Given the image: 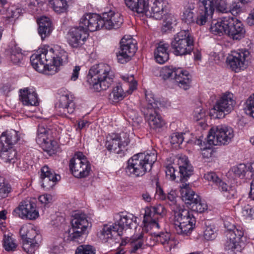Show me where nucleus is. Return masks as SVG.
Instances as JSON below:
<instances>
[{
  "label": "nucleus",
  "mask_w": 254,
  "mask_h": 254,
  "mask_svg": "<svg viewBox=\"0 0 254 254\" xmlns=\"http://www.w3.org/2000/svg\"><path fill=\"white\" fill-rule=\"evenodd\" d=\"M96 15L86 13L80 18L79 25L71 27L67 35L68 43L73 48H78L83 45L89 36V31L97 30L98 25Z\"/></svg>",
  "instance_id": "f257e3e1"
},
{
  "label": "nucleus",
  "mask_w": 254,
  "mask_h": 254,
  "mask_svg": "<svg viewBox=\"0 0 254 254\" xmlns=\"http://www.w3.org/2000/svg\"><path fill=\"white\" fill-rule=\"evenodd\" d=\"M210 31L214 34L228 36L234 40H240L243 38L246 30L242 22L234 16H225L219 21H213L210 27Z\"/></svg>",
  "instance_id": "f03ea898"
},
{
  "label": "nucleus",
  "mask_w": 254,
  "mask_h": 254,
  "mask_svg": "<svg viewBox=\"0 0 254 254\" xmlns=\"http://www.w3.org/2000/svg\"><path fill=\"white\" fill-rule=\"evenodd\" d=\"M115 73L107 64L101 63L92 66L87 75V81L97 92L108 89L113 83Z\"/></svg>",
  "instance_id": "7ed1b4c3"
},
{
  "label": "nucleus",
  "mask_w": 254,
  "mask_h": 254,
  "mask_svg": "<svg viewBox=\"0 0 254 254\" xmlns=\"http://www.w3.org/2000/svg\"><path fill=\"white\" fill-rule=\"evenodd\" d=\"M156 160L155 151L150 153L136 154L128 160L126 172L129 175L133 177L142 176L151 170Z\"/></svg>",
  "instance_id": "20e7f679"
},
{
  "label": "nucleus",
  "mask_w": 254,
  "mask_h": 254,
  "mask_svg": "<svg viewBox=\"0 0 254 254\" xmlns=\"http://www.w3.org/2000/svg\"><path fill=\"white\" fill-rule=\"evenodd\" d=\"M160 76L166 81L167 84L171 88L179 86L186 90L190 87V72L181 67L173 65L165 66L161 69Z\"/></svg>",
  "instance_id": "39448f33"
},
{
  "label": "nucleus",
  "mask_w": 254,
  "mask_h": 254,
  "mask_svg": "<svg viewBox=\"0 0 254 254\" xmlns=\"http://www.w3.org/2000/svg\"><path fill=\"white\" fill-rule=\"evenodd\" d=\"M71 227L64 234V239L67 241L82 243L87 229L91 227L88 217L84 213H76L71 220Z\"/></svg>",
  "instance_id": "423d86ee"
},
{
  "label": "nucleus",
  "mask_w": 254,
  "mask_h": 254,
  "mask_svg": "<svg viewBox=\"0 0 254 254\" xmlns=\"http://www.w3.org/2000/svg\"><path fill=\"white\" fill-rule=\"evenodd\" d=\"M145 99L146 104L141 107V111L149 126L154 129L162 127L165 122L158 112L161 103L155 100L151 93H146Z\"/></svg>",
  "instance_id": "0eeeda50"
},
{
  "label": "nucleus",
  "mask_w": 254,
  "mask_h": 254,
  "mask_svg": "<svg viewBox=\"0 0 254 254\" xmlns=\"http://www.w3.org/2000/svg\"><path fill=\"white\" fill-rule=\"evenodd\" d=\"M227 229L226 236L228 240L225 244V249L229 254H237L241 253L243 248L240 244V240L244 235L242 228L236 227L228 220L224 222Z\"/></svg>",
  "instance_id": "6e6552de"
},
{
  "label": "nucleus",
  "mask_w": 254,
  "mask_h": 254,
  "mask_svg": "<svg viewBox=\"0 0 254 254\" xmlns=\"http://www.w3.org/2000/svg\"><path fill=\"white\" fill-rule=\"evenodd\" d=\"M234 136L233 129L225 125L212 127L207 136L210 145H225L231 142Z\"/></svg>",
  "instance_id": "1a4fd4ad"
},
{
  "label": "nucleus",
  "mask_w": 254,
  "mask_h": 254,
  "mask_svg": "<svg viewBox=\"0 0 254 254\" xmlns=\"http://www.w3.org/2000/svg\"><path fill=\"white\" fill-rule=\"evenodd\" d=\"M180 161L182 165L179 167L181 185L180 186V192L181 193L182 200L187 205L188 209L190 205V187L189 180L190 177V161L188 158L182 157Z\"/></svg>",
  "instance_id": "9d476101"
},
{
  "label": "nucleus",
  "mask_w": 254,
  "mask_h": 254,
  "mask_svg": "<svg viewBox=\"0 0 254 254\" xmlns=\"http://www.w3.org/2000/svg\"><path fill=\"white\" fill-rule=\"evenodd\" d=\"M20 235L23 241V249L28 254H33L39 247L41 236L31 226L23 225L20 229Z\"/></svg>",
  "instance_id": "9b49d317"
},
{
  "label": "nucleus",
  "mask_w": 254,
  "mask_h": 254,
  "mask_svg": "<svg viewBox=\"0 0 254 254\" xmlns=\"http://www.w3.org/2000/svg\"><path fill=\"white\" fill-rule=\"evenodd\" d=\"M190 36L188 29L181 30L174 35L171 46L175 55L182 56L190 53V50L188 48L190 45Z\"/></svg>",
  "instance_id": "f8f14e48"
},
{
  "label": "nucleus",
  "mask_w": 254,
  "mask_h": 254,
  "mask_svg": "<svg viewBox=\"0 0 254 254\" xmlns=\"http://www.w3.org/2000/svg\"><path fill=\"white\" fill-rule=\"evenodd\" d=\"M69 168L73 175L77 178L88 176L91 171V164L82 152H78L70 159Z\"/></svg>",
  "instance_id": "ddd939ff"
},
{
  "label": "nucleus",
  "mask_w": 254,
  "mask_h": 254,
  "mask_svg": "<svg viewBox=\"0 0 254 254\" xmlns=\"http://www.w3.org/2000/svg\"><path fill=\"white\" fill-rule=\"evenodd\" d=\"M233 97V94L230 93L224 94L210 110V116L214 119L224 118L225 114L233 109L235 102Z\"/></svg>",
  "instance_id": "4468645a"
},
{
  "label": "nucleus",
  "mask_w": 254,
  "mask_h": 254,
  "mask_svg": "<svg viewBox=\"0 0 254 254\" xmlns=\"http://www.w3.org/2000/svg\"><path fill=\"white\" fill-rule=\"evenodd\" d=\"M90 15H96L97 17V30L102 28L108 30L116 29L120 28L123 23V19L120 13L112 10L108 12H104L102 16L96 13H90Z\"/></svg>",
  "instance_id": "2eb2a0df"
},
{
  "label": "nucleus",
  "mask_w": 254,
  "mask_h": 254,
  "mask_svg": "<svg viewBox=\"0 0 254 254\" xmlns=\"http://www.w3.org/2000/svg\"><path fill=\"white\" fill-rule=\"evenodd\" d=\"M251 56L250 52L246 49H242L238 52H232L227 58V62L231 68L237 72L248 66Z\"/></svg>",
  "instance_id": "dca6fc26"
},
{
  "label": "nucleus",
  "mask_w": 254,
  "mask_h": 254,
  "mask_svg": "<svg viewBox=\"0 0 254 254\" xmlns=\"http://www.w3.org/2000/svg\"><path fill=\"white\" fill-rule=\"evenodd\" d=\"M251 56L250 52L246 49H242L238 52H232L227 58V62L231 68L237 72L248 66Z\"/></svg>",
  "instance_id": "f3484780"
},
{
  "label": "nucleus",
  "mask_w": 254,
  "mask_h": 254,
  "mask_svg": "<svg viewBox=\"0 0 254 254\" xmlns=\"http://www.w3.org/2000/svg\"><path fill=\"white\" fill-rule=\"evenodd\" d=\"M120 48L116 53L119 63L125 64L128 62L137 50L136 43L132 38H123L120 42Z\"/></svg>",
  "instance_id": "a211bd4d"
},
{
  "label": "nucleus",
  "mask_w": 254,
  "mask_h": 254,
  "mask_svg": "<svg viewBox=\"0 0 254 254\" xmlns=\"http://www.w3.org/2000/svg\"><path fill=\"white\" fill-rule=\"evenodd\" d=\"M74 99L73 95L67 91H64L63 94L61 95L56 105V110L60 115L68 118L69 115L74 113L76 105Z\"/></svg>",
  "instance_id": "6ab92c4d"
},
{
  "label": "nucleus",
  "mask_w": 254,
  "mask_h": 254,
  "mask_svg": "<svg viewBox=\"0 0 254 254\" xmlns=\"http://www.w3.org/2000/svg\"><path fill=\"white\" fill-rule=\"evenodd\" d=\"M128 135L126 133L113 134L106 142L108 150L117 154L124 153L126 147L128 144Z\"/></svg>",
  "instance_id": "aec40b11"
},
{
  "label": "nucleus",
  "mask_w": 254,
  "mask_h": 254,
  "mask_svg": "<svg viewBox=\"0 0 254 254\" xmlns=\"http://www.w3.org/2000/svg\"><path fill=\"white\" fill-rule=\"evenodd\" d=\"M13 215L21 218L33 220L39 216V213L35 202L26 199L20 203L18 206L13 210Z\"/></svg>",
  "instance_id": "412c9836"
},
{
  "label": "nucleus",
  "mask_w": 254,
  "mask_h": 254,
  "mask_svg": "<svg viewBox=\"0 0 254 254\" xmlns=\"http://www.w3.org/2000/svg\"><path fill=\"white\" fill-rule=\"evenodd\" d=\"M168 4L164 0H148V4L143 13L147 17L161 19L167 10Z\"/></svg>",
  "instance_id": "4be33fe9"
},
{
  "label": "nucleus",
  "mask_w": 254,
  "mask_h": 254,
  "mask_svg": "<svg viewBox=\"0 0 254 254\" xmlns=\"http://www.w3.org/2000/svg\"><path fill=\"white\" fill-rule=\"evenodd\" d=\"M137 218L131 214H125L121 212L117 215V221L115 222L118 229V234L119 236L122 235L123 231L128 229L137 228Z\"/></svg>",
  "instance_id": "5701e85b"
},
{
  "label": "nucleus",
  "mask_w": 254,
  "mask_h": 254,
  "mask_svg": "<svg viewBox=\"0 0 254 254\" xmlns=\"http://www.w3.org/2000/svg\"><path fill=\"white\" fill-rule=\"evenodd\" d=\"M181 222L177 221L172 224L176 233L183 236L190 234V210L184 209L180 213Z\"/></svg>",
  "instance_id": "b1692460"
},
{
  "label": "nucleus",
  "mask_w": 254,
  "mask_h": 254,
  "mask_svg": "<svg viewBox=\"0 0 254 254\" xmlns=\"http://www.w3.org/2000/svg\"><path fill=\"white\" fill-rule=\"evenodd\" d=\"M40 178L42 187L46 190H49L60 180L61 177L47 165H45L41 169Z\"/></svg>",
  "instance_id": "393cba45"
},
{
  "label": "nucleus",
  "mask_w": 254,
  "mask_h": 254,
  "mask_svg": "<svg viewBox=\"0 0 254 254\" xmlns=\"http://www.w3.org/2000/svg\"><path fill=\"white\" fill-rule=\"evenodd\" d=\"M39 53L45 62L47 74L53 75L59 71L60 69L56 67L53 48L49 50L41 49L39 50Z\"/></svg>",
  "instance_id": "a878e982"
},
{
  "label": "nucleus",
  "mask_w": 254,
  "mask_h": 254,
  "mask_svg": "<svg viewBox=\"0 0 254 254\" xmlns=\"http://www.w3.org/2000/svg\"><path fill=\"white\" fill-rule=\"evenodd\" d=\"M19 92L20 100L23 105L35 106L39 105V98L34 89L25 88L20 89Z\"/></svg>",
  "instance_id": "bb28decb"
},
{
  "label": "nucleus",
  "mask_w": 254,
  "mask_h": 254,
  "mask_svg": "<svg viewBox=\"0 0 254 254\" xmlns=\"http://www.w3.org/2000/svg\"><path fill=\"white\" fill-rule=\"evenodd\" d=\"M18 131L13 129L6 130L0 136V147H12L19 140Z\"/></svg>",
  "instance_id": "cd10ccee"
},
{
  "label": "nucleus",
  "mask_w": 254,
  "mask_h": 254,
  "mask_svg": "<svg viewBox=\"0 0 254 254\" xmlns=\"http://www.w3.org/2000/svg\"><path fill=\"white\" fill-rule=\"evenodd\" d=\"M169 45L164 42L157 44L154 52V58L158 63L163 64L169 59Z\"/></svg>",
  "instance_id": "c85d7f7f"
},
{
  "label": "nucleus",
  "mask_w": 254,
  "mask_h": 254,
  "mask_svg": "<svg viewBox=\"0 0 254 254\" xmlns=\"http://www.w3.org/2000/svg\"><path fill=\"white\" fill-rule=\"evenodd\" d=\"M144 234L141 232L140 234L134 235L129 239L128 245L130 254H139L144 249Z\"/></svg>",
  "instance_id": "c756f323"
},
{
  "label": "nucleus",
  "mask_w": 254,
  "mask_h": 254,
  "mask_svg": "<svg viewBox=\"0 0 254 254\" xmlns=\"http://www.w3.org/2000/svg\"><path fill=\"white\" fill-rule=\"evenodd\" d=\"M199 1L204 3L205 8H209L206 12L209 14H213L215 8L222 12H227L225 0H199Z\"/></svg>",
  "instance_id": "7c9ffc66"
},
{
  "label": "nucleus",
  "mask_w": 254,
  "mask_h": 254,
  "mask_svg": "<svg viewBox=\"0 0 254 254\" xmlns=\"http://www.w3.org/2000/svg\"><path fill=\"white\" fill-rule=\"evenodd\" d=\"M6 0H0V14L6 15L5 18H17L21 13L22 10L14 5L8 7Z\"/></svg>",
  "instance_id": "2f4dec72"
},
{
  "label": "nucleus",
  "mask_w": 254,
  "mask_h": 254,
  "mask_svg": "<svg viewBox=\"0 0 254 254\" xmlns=\"http://www.w3.org/2000/svg\"><path fill=\"white\" fill-rule=\"evenodd\" d=\"M39 25L38 33L42 40L49 36L53 30L52 23L50 19L46 16L41 17L37 20Z\"/></svg>",
  "instance_id": "473e14b6"
},
{
  "label": "nucleus",
  "mask_w": 254,
  "mask_h": 254,
  "mask_svg": "<svg viewBox=\"0 0 254 254\" xmlns=\"http://www.w3.org/2000/svg\"><path fill=\"white\" fill-rule=\"evenodd\" d=\"M50 130L46 128L43 126H39L37 130L36 141L39 144L44 143L48 145V149L46 150L48 152H51L52 150V145L54 142H51L50 140V143L48 141V135Z\"/></svg>",
  "instance_id": "72a5a7b5"
},
{
  "label": "nucleus",
  "mask_w": 254,
  "mask_h": 254,
  "mask_svg": "<svg viewBox=\"0 0 254 254\" xmlns=\"http://www.w3.org/2000/svg\"><path fill=\"white\" fill-rule=\"evenodd\" d=\"M0 156L5 163L14 164L17 161L16 151L12 147H0Z\"/></svg>",
  "instance_id": "f704fd0d"
},
{
  "label": "nucleus",
  "mask_w": 254,
  "mask_h": 254,
  "mask_svg": "<svg viewBox=\"0 0 254 254\" xmlns=\"http://www.w3.org/2000/svg\"><path fill=\"white\" fill-rule=\"evenodd\" d=\"M126 6L137 13H143L148 4V0H125Z\"/></svg>",
  "instance_id": "c9c22d12"
},
{
  "label": "nucleus",
  "mask_w": 254,
  "mask_h": 254,
  "mask_svg": "<svg viewBox=\"0 0 254 254\" xmlns=\"http://www.w3.org/2000/svg\"><path fill=\"white\" fill-rule=\"evenodd\" d=\"M118 229L117 226L115 223L112 225L105 224L104 225L102 229L100 230L99 233V238L105 242H108L109 240H111L116 233H118L116 231Z\"/></svg>",
  "instance_id": "e433bc0d"
},
{
  "label": "nucleus",
  "mask_w": 254,
  "mask_h": 254,
  "mask_svg": "<svg viewBox=\"0 0 254 254\" xmlns=\"http://www.w3.org/2000/svg\"><path fill=\"white\" fill-rule=\"evenodd\" d=\"M56 67L59 68L61 65L66 64L68 62V55L67 53L60 47L54 48Z\"/></svg>",
  "instance_id": "4c0bfd02"
},
{
  "label": "nucleus",
  "mask_w": 254,
  "mask_h": 254,
  "mask_svg": "<svg viewBox=\"0 0 254 254\" xmlns=\"http://www.w3.org/2000/svg\"><path fill=\"white\" fill-rule=\"evenodd\" d=\"M206 209V204L202 202L200 196L191 190V211L202 213Z\"/></svg>",
  "instance_id": "58836bf2"
},
{
  "label": "nucleus",
  "mask_w": 254,
  "mask_h": 254,
  "mask_svg": "<svg viewBox=\"0 0 254 254\" xmlns=\"http://www.w3.org/2000/svg\"><path fill=\"white\" fill-rule=\"evenodd\" d=\"M205 112L200 106L194 110V120L196 125L199 126L201 130L204 129L207 125L205 122Z\"/></svg>",
  "instance_id": "ea45409f"
},
{
  "label": "nucleus",
  "mask_w": 254,
  "mask_h": 254,
  "mask_svg": "<svg viewBox=\"0 0 254 254\" xmlns=\"http://www.w3.org/2000/svg\"><path fill=\"white\" fill-rule=\"evenodd\" d=\"M171 235L167 232H161L156 234L155 238L157 242L160 243L166 248L167 250H171L173 245V241L171 240Z\"/></svg>",
  "instance_id": "a19ab883"
},
{
  "label": "nucleus",
  "mask_w": 254,
  "mask_h": 254,
  "mask_svg": "<svg viewBox=\"0 0 254 254\" xmlns=\"http://www.w3.org/2000/svg\"><path fill=\"white\" fill-rule=\"evenodd\" d=\"M30 61L33 67L39 72L46 71L44 60L42 59L39 51L37 54H33L30 57Z\"/></svg>",
  "instance_id": "79ce46f5"
},
{
  "label": "nucleus",
  "mask_w": 254,
  "mask_h": 254,
  "mask_svg": "<svg viewBox=\"0 0 254 254\" xmlns=\"http://www.w3.org/2000/svg\"><path fill=\"white\" fill-rule=\"evenodd\" d=\"M23 55L20 48L17 47L11 48L9 51V59L14 64L20 65L22 64Z\"/></svg>",
  "instance_id": "37998d69"
},
{
  "label": "nucleus",
  "mask_w": 254,
  "mask_h": 254,
  "mask_svg": "<svg viewBox=\"0 0 254 254\" xmlns=\"http://www.w3.org/2000/svg\"><path fill=\"white\" fill-rule=\"evenodd\" d=\"M49 3L53 10L58 13L66 12L68 7L67 0H50Z\"/></svg>",
  "instance_id": "c03bdc74"
},
{
  "label": "nucleus",
  "mask_w": 254,
  "mask_h": 254,
  "mask_svg": "<svg viewBox=\"0 0 254 254\" xmlns=\"http://www.w3.org/2000/svg\"><path fill=\"white\" fill-rule=\"evenodd\" d=\"M199 15L197 16V17L195 18V23L199 25H204L206 21L207 17L208 16L211 17L212 14H209L208 12H206V8L204 7V3L200 2L199 1ZM209 9V8H207Z\"/></svg>",
  "instance_id": "a18cd8bd"
},
{
  "label": "nucleus",
  "mask_w": 254,
  "mask_h": 254,
  "mask_svg": "<svg viewBox=\"0 0 254 254\" xmlns=\"http://www.w3.org/2000/svg\"><path fill=\"white\" fill-rule=\"evenodd\" d=\"M205 229L204 231L203 237L207 241L214 240L217 236L216 230L213 225L210 223L209 221L205 222Z\"/></svg>",
  "instance_id": "49530a36"
},
{
  "label": "nucleus",
  "mask_w": 254,
  "mask_h": 254,
  "mask_svg": "<svg viewBox=\"0 0 254 254\" xmlns=\"http://www.w3.org/2000/svg\"><path fill=\"white\" fill-rule=\"evenodd\" d=\"M125 93L120 85L116 86L109 95V99L113 102L117 103L124 99Z\"/></svg>",
  "instance_id": "de8ad7c7"
},
{
  "label": "nucleus",
  "mask_w": 254,
  "mask_h": 254,
  "mask_svg": "<svg viewBox=\"0 0 254 254\" xmlns=\"http://www.w3.org/2000/svg\"><path fill=\"white\" fill-rule=\"evenodd\" d=\"M11 190L10 185L0 176V200L7 197Z\"/></svg>",
  "instance_id": "09e8293b"
},
{
  "label": "nucleus",
  "mask_w": 254,
  "mask_h": 254,
  "mask_svg": "<svg viewBox=\"0 0 254 254\" xmlns=\"http://www.w3.org/2000/svg\"><path fill=\"white\" fill-rule=\"evenodd\" d=\"M216 185L220 191L228 193L226 195L228 199H231L235 196V190L231 189L229 185L221 179L218 182Z\"/></svg>",
  "instance_id": "8fccbe9b"
},
{
  "label": "nucleus",
  "mask_w": 254,
  "mask_h": 254,
  "mask_svg": "<svg viewBox=\"0 0 254 254\" xmlns=\"http://www.w3.org/2000/svg\"><path fill=\"white\" fill-rule=\"evenodd\" d=\"M176 24V17L172 14H169L166 15L164 20L163 29L165 30H170Z\"/></svg>",
  "instance_id": "3c124183"
},
{
  "label": "nucleus",
  "mask_w": 254,
  "mask_h": 254,
  "mask_svg": "<svg viewBox=\"0 0 254 254\" xmlns=\"http://www.w3.org/2000/svg\"><path fill=\"white\" fill-rule=\"evenodd\" d=\"M232 171L236 177L243 178L248 174V167L245 164H240L232 168Z\"/></svg>",
  "instance_id": "603ef678"
},
{
  "label": "nucleus",
  "mask_w": 254,
  "mask_h": 254,
  "mask_svg": "<svg viewBox=\"0 0 254 254\" xmlns=\"http://www.w3.org/2000/svg\"><path fill=\"white\" fill-rule=\"evenodd\" d=\"M245 111L247 115L254 118V94L247 99Z\"/></svg>",
  "instance_id": "864d4df0"
},
{
  "label": "nucleus",
  "mask_w": 254,
  "mask_h": 254,
  "mask_svg": "<svg viewBox=\"0 0 254 254\" xmlns=\"http://www.w3.org/2000/svg\"><path fill=\"white\" fill-rule=\"evenodd\" d=\"M164 206L161 204L151 207L149 211H146L144 217L153 218L154 215H161L164 210Z\"/></svg>",
  "instance_id": "5fc2aeb1"
},
{
  "label": "nucleus",
  "mask_w": 254,
  "mask_h": 254,
  "mask_svg": "<svg viewBox=\"0 0 254 254\" xmlns=\"http://www.w3.org/2000/svg\"><path fill=\"white\" fill-rule=\"evenodd\" d=\"M75 254H95V253L92 246L90 245H81L77 248Z\"/></svg>",
  "instance_id": "6e6d98bb"
},
{
  "label": "nucleus",
  "mask_w": 254,
  "mask_h": 254,
  "mask_svg": "<svg viewBox=\"0 0 254 254\" xmlns=\"http://www.w3.org/2000/svg\"><path fill=\"white\" fill-rule=\"evenodd\" d=\"M16 247V245L14 243L11 237L4 236L3 239V247L6 251L8 252L14 251Z\"/></svg>",
  "instance_id": "4d7b16f0"
},
{
  "label": "nucleus",
  "mask_w": 254,
  "mask_h": 254,
  "mask_svg": "<svg viewBox=\"0 0 254 254\" xmlns=\"http://www.w3.org/2000/svg\"><path fill=\"white\" fill-rule=\"evenodd\" d=\"M190 6L189 2L185 6V9L182 15V20L184 24L189 25L190 23Z\"/></svg>",
  "instance_id": "13d9d810"
},
{
  "label": "nucleus",
  "mask_w": 254,
  "mask_h": 254,
  "mask_svg": "<svg viewBox=\"0 0 254 254\" xmlns=\"http://www.w3.org/2000/svg\"><path fill=\"white\" fill-rule=\"evenodd\" d=\"M184 138L182 134L179 133H173L170 139V142L173 144H181L183 141Z\"/></svg>",
  "instance_id": "bf43d9fd"
},
{
  "label": "nucleus",
  "mask_w": 254,
  "mask_h": 254,
  "mask_svg": "<svg viewBox=\"0 0 254 254\" xmlns=\"http://www.w3.org/2000/svg\"><path fill=\"white\" fill-rule=\"evenodd\" d=\"M241 4L240 1L232 3L229 10L233 15H237L241 11L242 6Z\"/></svg>",
  "instance_id": "052dcab7"
},
{
  "label": "nucleus",
  "mask_w": 254,
  "mask_h": 254,
  "mask_svg": "<svg viewBox=\"0 0 254 254\" xmlns=\"http://www.w3.org/2000/svg\"><path fill=\"white\" fill-rule=\"evenodd\" d=\"M166 177L171 181H174L176 179L175 174V170L173 166H168L166 169Z\"/></svg>",
  "instance_id": "680f3d73"
},
{
  "label": "nucleus",
  "mask_w": 254,
  "mask_h": 254,
  "mask_svg": "<svg viewBox=\"0 0 254 254\" xmlns=\"http://www.w3.org/2000/svg\"><path fill=\"white\" fill-rule=\"evenodd\" d=\"M204 178L209 181H212L216 184L220 180L216 174L214 172H209L204 175Z\"/></svg>",
  "instance_id": "e2e57ef3"
},
{
  "label": "nucleus",
  "mask_w": 254,
  "mask_h": 254,
  "mask_svg": "<svg viewBox=\"0 0 254 254\" xmlns=\"http://www.w3.org/2000/svg\"><path fill=\"white\" fill-rule=\"evenodd\" d=\"M156 234L154 233V236L150 235L146 236L145 237V243L146 245L149 247H152L155 245L157 241H156V239L155 238V235Z\"/></svg>",
  "instance_id": "0e129e2a"
},
{
  "label": "nucleus",
  "mask_w": 254,
  "mask_h": 254,
  "mask_svg": "<svg viewBox=\"0 0 254 254\" xmlns=\"http://www.w3.org/2000/svg\"><path fill=\"white\" fill-rule=\"evenodd\" d=\"M144 222L150 224L152 227L159 229L160 228L159 224L157 222L156 218H148L147 217H144Z\"/></svg>",
  "instance_id": "69168bd1"
},
{
  "label": "nucleus",
  "mask_w": 254,
  "mask_h": 254,
  "mask_svg": "<svg viewBox=\"0 0 254 254\" xmlns=\"http://www.w3.org/2000/svg\"><path fill=\"white\" fill-rule=\"evenodd\" d=\"M123 79L124 80L126 81L127 82H131V85L130 86V89L132 90H133L136 88V82L134 81V77L133 75L129 76H124L123 77Z\"/></svg>",
  "instance_id": "338daca9"
},
{
  "label": "nucleus",
  "mask_w": 254,
  "mask_h": 254,
  "mask_svg": "<svg viewBox=\"0 0 254 254\" xmlns=\"http://www.w3.org/2000/svg\"><path fill=\"white\" fill-rule=\"evenodd\" d=\"M52 196L50 194H43L39 197V200L41 203L47 204L51 202Z\"/></svg>",
  "instance_id": "774afa93"
}]
</instances>
